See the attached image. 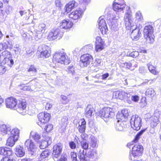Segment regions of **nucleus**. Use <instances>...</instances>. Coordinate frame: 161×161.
I'll list each match as a JSON object with an SVG mask.
<instances>
[{"label": "nucleus", "instance_id": "nucleus-5", "mask_svg": "<svg viewBox=\"0 0 161 161\" xmlns=\"http://www.w3.org/2000/svg\"><path fill=\"white\" fill-rule=\"evenodd\" d=\"M141 119L137 115H133L130 120V124L132 128L134 130H138L142 125Z\"/></svg>", "mask_w": 161, "mask_h": 161}, {"label": "nucleus", "instance_id": "nucleus-18", "mask_svg": "<svg viewBox=\"0 0 161 161\" xmlns=\"http://www.w3.org/2000/svg\"><path fill=\"white\" fill-rule=\"evenodd\" d=\"M160 115V112L156 110L154 112L153 116L151 118V127L154 128L159 123Z\"/></svg>", "mask_w": 161, "mask_h": 161}, {"label": "nucleus", "instance_id": "nucleus-50", "mask_svg": "<svg viewBox=\"0 0 161 161\" xmlns=\"http://www.w3.org/2000/svg\"><path fill=\"white\" fill-rule=\"evenodd\" d=\"M129 115L128 110L126 109H124L121 111V113H120L119 116H124L125 118H126Z\"/></svg>", "mask_w": 161, "mask_h": 161}, {"label": "nucleus", "instance_id": "nucleus-30", "mask_svg": "<svg viewBox=\"0 0 161 161\" xmlns=\"http://www.w3.org/2000/svg\"><path fill=\"white\" fill-rule=\"evenodd\" d=\"M46 25L43 23H40L38 27L36 29L37 32L35 36H38V35H41L42 33H44L45 32V30Z\"/></svg>", "mask_w": 161, "mask_h": 161}, {"label": "nucleus", "instance_id": "nucleus-33", "mask_svg": "<svg viewBox=\"0 0 161 161\" xmlns=\"http://www.w3.org/2000/svg\"><path fill=\"white\" fill-rule=\"evenodd\" d=\"M9 127L5 125H3L0 127V134L4 135L7 134V132L10 130Z\"/></svg>", "mask_w": 161, "mask_h": 161}, {"label": "nucleus", "instance_id": "nucleus-29", "mask_svg": "<svg viewBox=\"0 0 161 161\" xmlns=\"http://www.w3.org/2000/svg\"><path fill=\"white\" fill-rule=\"evenodd\" d=\"M12 154V151L7 147L0 148V154L4 156H10Z\"/></svg>", "mask_w": 161, "mask_h": 161}, {"label": "nucleus", "instance_id": "nucleus-14", "mask_svg": "<svg viewBox=\"0 0 161 161\" xmlns=\"http://www.w3.org/2000/svg\"><path fill=\"white\" fill-rule=\"evenodd\" d=\"M98 27L103 35L106 34L108 31L107 25L104 19V16L100 17L98 20Z\"/></svg>", "mask_w": 161, "mask_h": 161}, {"label": "nucleus", "instance_id": "nucleus-61", "mask_svg": "<svg viewBox=\"0 0 161 161\" xmlns=\"http://www.w3.org/2000/svg\"><path fill=\"white\" fill-rule=\"evenodd\" d=\"M81 137L83 141H86L88 139V136L86 134L83 133L81 135Z\"/></svg>", "mask_w": 161, "mask_h": 161}, {"label": "nucleus", "instance_id": "nucleus-8", "mask_svg": "<svg viewBox=\"0 0 161 161\" xmlns=\"http://www.w3.org/2000/svg\"><path fill=\"white\" fill-rule=\"evenodd\" d=\"M63 35V32L59 29H55L52 30L50 32L47 37V39L49 41H52L57 38H61Z\"/></svg>", "mask_w": 161, "mask_h": 161}, {"label": "nucleus", "instance_id": "nucleus-12", "mask_svg": "<svg viewBox=\"0 0 161 161\" xmlns=\"http://www.w3.org/2000/svg\"><path fill=\"white\" fill-rule=\"evenodd\" d=\"M108 13L109 16V20L110 23V25L111 26L112 28L114 30H116L118 26V20L119 17L118 15H110V13Z\"/></svg>", "mask_w": 161, "mask_h": 161}, {"label": "nucleus", "instance_id": "nucleus-27", "mask_svg": "<svg viewBox=\"0 0 161 161\" xmlns=\"http://www.w3.org/2000/svg\"><path fill=\"white\" fill-rule=\"evenodd\" d=\"M86 128V122L84 119L80 120L79 122L78 129L79 131L81 133L84 132Z\"/></svg>", "mask_w": 161, "mask_h": 161}, {"label": "nucleus", "instance_id": "nucleus-36", "mask_svg": "<svg viewBox=\"0 0 161 161\" xmlns=\"http://www.w3.org/2000/svg\"><path fill=\"white\" fill-rule=\"evenodd\" d=\"M124 128L123 122L118 119L115 126L116 130L118 131H122L124 130Z\"/></svg>", "mask_w": 161, "mask_h": 161}, {"label": "nucleus", "instance_id": "nucleus-43", "mask_svg": "<svg viewBox=\"0 0 161 161\" xmlns=\"http://www.w3.org/2000/svg\"><path fill=\"white\" fill-rule=\"evenodd\" d=\"M67 118L66 117H64L62 118L60 122V125L63 128H65L67 125Z\"/></svg>", "mask_w": 161, "mask_h": 161}, {"label": "nucleus", "instance_id": "nucleus-63", "mask_svg": "<svg viewBox=\"0 0 161 161\" xmlns=\"http://www.w3.org/2000/svg\"><path fill=\"white\" fill-rule=\"evenodd\" d=\"M139 55V53L137 51H134L131 53V57H136Z\"/></svg>", "mask_w": 161, "mask_h": 161}, {"label": "nucleus", "instance_id": "nucleus-39", "mask_svg": "<svg viewBox=\"0 0 161 161\" xmlns=\"http://www.w3.org/2000/svg\"><path fill=\"white\" fill-rule=\"evenodd\" d=\"M147 65L149 71L151 73L155 75L158 74V72L156 70L155 67L152 65L150 63H148Z\"/></svg>", "mask_w": 161, "mask_h": 161}, {"label": "nucleus", "instance_id": "nucleus-52", "mask_svg": "<svg viewBox=\"0 0 161 161\" xmlns=\"http://www.w3.org/2000/svg\"><path fill=\"white\" fill-rule=\"evenodd\" d=\"M93 49V46L92 44H89L85 46L83 48V49L86 51L89 52Z\"/></svg>", "mask_w": 161, "mask_h": 161}, {"label": "nucleus", "instance_id": "nucleus-58", "mask_svg": "<svg viewBox=\"0 0 161 161\" xmlns=\"http://www.w3.org/2000/svg\"><path fill=\"white\" fill-rule=\"evenodd\" d=\"M9 156H6L4 158H3L1 160V161H13V159Z\"/></svg>", "mask_w": 161, "mask_h": 161}, {"label": "nucleus", "instance_id": "nucleus-26", "mask_svg": "<svg viewBox=\"0 0 161 161\" xmlns=\"http://www.w3.org/2000/svg\"><path fill=\"white\" fill-rule=\"evenodd\" d=\"M87 154L89 161H94L97 157V152L95 150H91Z\"/></svg>", "mask_w": 161, "mask_h": 161}, {"label": "nucleus", "instance_id": "nucleus-28", "mask_svg": "<svg viewBox=\"0 0 161 161\" xmlns=\"http://www.w3.org/2000/svg\"><path fill=\"white\" fill-rule=\"evenodd\" d=\"M30 137L37 142H39L41 138L40 135L35 131H32L31 132Z\"/></svg>", "mask_w": 161, "mask_h": 161}, {"label": "nucleus", "instance_id": "nucleus-53", "mask_svg": "<svg viewBox=\"0 0 161 161\" xmlns=\"http://www.w3.org/2000/svg\"><path fill=\"white\" fill-rule=\"evenodd\" d=\"M66 71L68 73L71 74L72 75H74L75 73L74 68L72 66H69L67 68Z\"/></svg>", "mask_w": 161, "mask_h": 161}, {"label": "nucleus", "instance_id": "nucleus-60", "mask_svg": "<svg viewBox=\"0 0 161 161\" xmlns=\"http://www.w3.org/2000/svg\"><path fill=\"white\" fill-rule=\"evenodd\" d=\"M28 38L29 39L32 40L34 36L33 32L31 31H29L28 33Z\"/></svg>", "mask_w": 161, "mask_h": 161}, {"label": "nucleus", "instance_id": "nucleus-24", "mask_svg": "<svg viewBox=\"0 0 161 161\" xmlns=\"http://www.w3.org/2000/svg\"><path fill=\"white\" fill-rule=\"evenodd\" d=\"M130 97V94L121 90L120 100L126 102L129 104H131V101L129 98Z\"/></svg>", "mask_w": 161, "mask_h": 161}, {"label": "nucleus", "instance_id": "nucleus-41", "mask_svg": "<svg viewBox=\"0 0 161 161\" xmlns=\"http://www.w3.org/2000/svg\"><path fill=\"white\" fill-rule=\"evenodd\" d=\"M80 146L83 150L87 149L89 146L88 142L85 141L80 142Z\"/></svg>", "mask_w": 161, "mask_h": 161}, {"label": "nucleus", "instance_id": "nucleus-51", "mask_svg": "<svg viewBox=\"0 0 161 161\" xmlns=\"http://www.w3.org/2000/svg\"><path fill=\"white\" fill-rule=\"evenodd\" d=\"M105 45H95V50L97 52H99L103 50Z\"/></svg>", "mask_w": 161, "mask_h": 161}, {"label": "nucleus", "instance_id": "nucleus-40", "mask_svg": "<svg viewBox=\"0 0 161 161\" xmlns=\"http://www.w3.org/2000/svg\"><path fill=\"white\" fill-rule=\"evenodd\" d=\"M50 152L48 150H45L42 152L40 155V157L41 159L47 158L50 154Z\"/></svg>", "mask_w": 161, "mask_h": 161}, {"label": "nucleus", "instance_id": "nucleus-42", "mask_svg": "<svg viewBox=\"0 0 161 161\" xmlns=\"http://www.w3.org/2000/svg\"><path fill=\"white\" fill-rule=\"evenodd\" d=\"M121 90H118L114 92L113 93V97L117 99H120Z\"/></svg>", "mask_w": 161, "mask_h": 161}, {"label": "nucleus", "instance_id": "nucleus-11", "mask_svg": "<svg viewBox=\"0 0 161 161\" xmlns=\"http://www.w3.org/2000/svg\"><path fill=\"white\" fill-rule=\"evenodd\" d=\"M63 146L60 143H58L54 145L53 152V158L54 160L57 159L59 157L62 152Z\"/></svg>", "mask_w": 161, "mask_h": 161}, {"label": "nucleus", "instance_id": "nucleus-49", "mask_svg": "<svg viewBox=\"0 0 161 161\" xmlns=\"http://www.w3.org/2000/svg\"><path fill=\"white\" fill-rule=\"evenodd\" d=\"M19 88L24 91H30L31 90V87L29 86H26L25 84H22L19 86Z\"/></svg>", "mask_w": 161, "mask_h": 161}, {"label": "nucleus", "instance_id": "nucleus-46", "mask_svg": "<svg viewBox=\"0 0 161 161\" xmlns=\"http://www.w3.org/2000/svg\"><path fill=\"white\" fill-rule=\"evenodd\" d=\"M53 128V126L52 125L48 124L46 126L44 129L45 131H46V132L48 133L52 130Z\"/></svg>", "mask_w": 161, "mask_h": 161}, {"label": "nucleus", "instance_id": "nucleus-10", "mask_svg": "<svg viewBox=\"0 0 161 161\" xmlns=\"http://www.w3.org/2000/svg\"><path fill=\"white\" fill-rule=\"evenodd\" d=\"M38 118L39 122L38 124L42 127V124H44L48 122L50 119V114L47 113H41L38 115Z\"/></svg>", "mask_w": 161, "mask_h": 161}, {"label": "nucleus", "instance_id": "nucleus-13", "mask_svg": "<svg viewBox=\"0 0 161 161\" xmlns=\"http://www.w3.org/2000/svg\"><path fill=\"white\" fill-rule=\"evenodd\" d=\"M38 51L40 53V56L41 58H48L50 56L49 47L47 46L43 45L40 46Z\"/></svg>", "mask_w": 161, "mask_h": 161}, {"label": "nucleus", "instance_id": "nucleus-38", "mask_svg": "<svg viewBox=\"0 0 161 161\" xmlns=\"http://www.w3.org/2000/svg\"><path fill=\"white\" fill-rule=\"evenodd\" d=\"M85 112L86 116L88 118H90L93 113V108L88 106L86 109Z\"/></svg>", "mask_w": 161, "mask_h": 161}, {"label": "nucleus", "instance_id": "nucleus-3", "mask_svg": "<svg viewBox=\"0 0 161 161\" xmlns=\"http://www.w3.org/2000/svg\"><path fill=\"white\" fill-rule=\"evenodd\" d=\"M153 33V29L152 26H145L144 30V36L147 43H152L154 42V36Z\"/></svg>", "mask_w": 161, "mask_h": 161}, {"label": "nucleus", "instance_id": "nucleus-31", "mask_svg": "<svg viewBox=\"0 0 161 161\" xmlns=\"http://www.w3.org/2000/svg\"><path fill=\"white\" fill-rule=\"evenodd\" d=\"M98 140L97 138L94 136L91 137L89 142L90 146L93 148H97L98 146Z\"/></svg>", "mask_w": 161, "mask_h": 161}, {"label": "nucleus", "instance_id": "nucleus-1", "mask_svg": "<svg viewBox=\"0 0 161 161\" xmlns=\"http://www.w3.org/2000/svg\"><path fill=\"white\" fill-rule=\"evenodd\" d=\"M53 61L67 65L69 63V60L63 50L56 52L53 55Z\"/></svg>", "mask_w": 161, "mask_h": 161}, {"label": "nucleus", "instance_id": "nucleus-57", "mask_svg": "<svg viewBox=\"0 0 161 161\" xmlns=\"http://www.w3.org/2000/svg\"><path fill=\"white\" fill-rule=\"evenodd\" d=\"M55 3L57 7H60L62 6L61 0H55Z\"/></svg>", "mask_w": 161, "mask_h": 161}, {"label": "nucleus", "instance_id": "nucleus-2", "mask_svg": "<svg viewBox=\"0 0 161 161\" xmlns=\"http://www.w3.org/2000/svg\"><path fill=\"white\" fill-rule=\"evenodd\" d=\"M113 7L114 10L116 13L122 12L124 11H128L130 7L125 4L124 0H115L113 3Z\"/></svg>", "mask_w": 161, "mask_h": 161}, {"label": "nucleus", "instance_id": "nucleus-47", "mask_svg": "<svg viewBox=\"0 0 161 161\" xmlns=\"http://www.w3.org/2000/svg\"><path fill=\"white\" fill-rule=\"evenodd\" d=\"M27 71L28 72H31L33 75H35L36 72V68L32 65L30 66Z\"/></svg>", "mask_w": 161, "mask_h": 161}, {"label": "nucleus", "instance_id": "nucleus-32", "mask_svg": "<svg viewBox=\"0 0 161 161\" xmlns=\"http://www.w3.org/2000/svg\"><path fill=\"white\" fill-rule=\"evenodd\" d=\"M79 154V157L80 161H89L87 154L84 153V150H80Z\"/></svg>", "mask_w": 161, "mask_h": 161}, {"label": "nucleus", "instance_id": "nucleus-4", "mask_svg": "<svg viewBox=\"0 0 161 161\" xmlns=\"http://www.w3.org/2000/svg\"><path fill=\"white\" fill-rule=\"evenodd\" d=\"M143 150L142 146L139 144H135L132 147L131 153L129 156V159L132 160L137 158L142 155Z\"/></svg>", "mask_w": 161, "mask_h": 161}, {"label": "nucleus", "instance_id": "nucleus-21", "mask_svg": "<svg viewBox=\"0 0 161 161\" xmlns=\"http://www.w3.org/2000/svg\"><path fill=\"white\" fill-rule=\"evenodd\" d=\"M25 146L27 147L28 151L31 152H33L36 149V146L31 139L27 140L25 143Z\"/></svg>", "mask_w": 161, "mask_h": 161}, {"label": "nucleus", "instance_id": "nucleus-45", "mask_svg": "<svg viewBox=\"0 0 161 161\" xmlns=\"http://www.w3.org/2000/svg\"><path fill=\"white\" fill-rule=\"evenodd\" d=\"M146 130V129H144L143 130H142L139 132L136 135L135 139L134 140V141L136 142L137 141L140 139V136Z\"/></svg>", "mask_w": 161, "mask_h": 161}, {"label": "nucleus", "instance_id": "nucleus-55", "mask_svg": "<svg viewBox=\"0 0 161 161\" xmlns=\"http://www.w3.org/2000/svg\"><path fill=\"white\" fill-rule=\"evenodd\" d=\"M4 9L7 14H10L12 10V7L8 5Z\"/></svg>", "mask_w": 161, "mask_h": 161}, {"label": "nucleus", "instance_id": "nucleus-23", "mask_svg": "<svg viewBox=\"0 0 161 161\" xmlns=\"http://www.w3.org/2000/svg\"><path fill=\"white\" fill-rule=\"evenodd\" d=\"M78 3L75 0H72L67 4L64 8L66 12L68 13L71 10L77 7Z\"/></svg>", "mask_w": 161, "mask_h": 161}, {"label": "nucleus", "instance_id": "nucleus-15", "mask_svg": "<svg viewBox=\"0 0 161 161\" xmlns=\"http://www.w3.org/2000/svg\"><path fill=\"white\" fill-rule=\"evenodd\" d=\"M85 10V8L82 9L80 8H79L76 10L73 11L69 14V17L72 19L77 20L82 17V14Z\"/></svg>", "mask_w": 161, "mask_h": 161}, {"label": "nucleus", "instance_id": "nucleus-44", "mask_svg": "<svg viewBox=\"0 0 161 161\" xmlns=\"http://www.w3.org/2000/svg\"><path fill=\"white\" fill-rule=\"evenodd\" d=\"M105 45L104 42L100 36H97L96 38L95 45Z\"/></svg>", "mask_w": 161, "mask_h": 161}, {"label": "nucleus", "instance_id": "nucleus-9", "mask_svg": "<svg viewBox=\"0 0 161 161\" xmlns=\"http://www.w3.org/2000/svg\"><path fill=\"white\" fill-rule=\"evenodd\" d=\"M26 104L25 100L19 101L15 108L17 112L19 114L25 115L26 114Z\"/></svg>", "mask_w": 161, "mask_h": 161}, {"label": "nucleus", "instance_id": "nucleus-22", "mask_svg": "<svg viewBox=\"0 0 161 161\" xmlns=\"http://www.w3.org/2000/svg\"><path fill=\"white\" fill-rule=\"evenodd\" d=\"M73 23L69 19H64L59 23V27L61 29L69 30L72 28Z\"/></svg>", "mask_w": 161, "mask_h": 161}, {"label": "nucleus", "instance_id": "nucleus-19", "mask_svg": "<svg viewBox=\"0 0 161 161\" xmlns=\"http://www.w3.org/2000/svg\"><path fill=\"white\" fill-rule=\"evenodd\" d=\"M42 137L45 139L39 145V147L41 149H44L50 145L52 142L51 137L47 136L45 135V133H43L42 134Z\"/></svg>", "mask_w": 161, "mask_h": 161}, {"label": "nucleus", "instance_id": "nucleus-48", "mask_svg": "<svg viewBox=\"0 0 161 161\" xmlns=\"http://www.w3.org/2000/svg\"><path fill=\"white\" fill-rule=\"evenodd\" d=\"M136 18L139 21H142L143 20V18L141 13L140 11L137 12L135 14Z\"/></svg>", "mask_w": 161, "mask_h": 161}, {"label": "nucleus", "instance_id": "nucleus-59", "mask_svg": "<svg viewBox=\"0 0 161 161\" xmlns=\"http://www.w3.org/2000/svg\"><path fill=\"white\" fill-rule=\"evenodd\" d=\"M69 146L70 148L72 149H75L76 147V144L73 141L70 142H69Z\"/></svg>", "mask_w": 161, "mask_h": 161}, {"label": "nucleus", "instance_id": "nucleus-54", "mask_svg": "<svg viewBox=\"0 0 161 161\" xmlns=\"http://www.w3.org/2000/svg\"><path fill=\"white\" fill-rule=\"evenodd\" d=\"M131 101L137 103L139 100L140 97L138 95H132L131 96Z\"/></svg>", "mask_w": 161, "mask_h": 161}, {"label": "nucleus", "instance_id": "nucleus-37", "mask_svg": "<svg viewBox=\"0 0 161 161\" xmlns=\"http://www.w3.org/2000/svg\"><path fill=\"white\" fill-rule=\"evenodd\" d=\"M155 94V91L152 88H148L145 92V95L147 97L152 98Z\"/></svg>", "mask_w": 161, "mask_h": 161}, {"label": "nucleus", "instance_id": "nucleus-16", "mask_svg": "<svg viewBox=\"0 0 161 161\" xmlns=\"http://www.w3.org/2000/svg\"><path fill=\"white\" fill-rule=\"evenodd\" d=\"M130 30H132L131 34V37L132 39L136 41L138 40L141 35L140 29L137 27L136 24L134 26L133 29L132 27H130Z\"/></svg>", "mask_w": 161, "mask_h": 161}, {"label": "nucleus", "instance_id": "nucleus-56", "mask_svg": "<svg viewBox=\"0 0 161 161\" xmlns=\"http://www.w3.org/2000/svg\"><path fill=\"white\" fill-rule=\"evenodd\" d=\"M70 155L72 161H77V154L76 153L72 152L70 153Z\"/></svg>", "mask_w": 161, "mask_h": 161}, {"label": "nucleus", "instance_id": "nucleus-25", "mask_svg": "<svg viewBox=\"0 0 161 161\" xmlns=\"http://www.w3.org/2000/svg\"><path fill=\"white\" fill-rule=\"evenodd\" d=\"M15 152L16 156L19 157H23L25 154V151L23 147L20 146H18L16 147Z\"/></svg>", "mask_w": 161, "mask_h": 161}, {"label": "nucleus", "instance_id": "nucleus-34", "mask_svg": "<svg viewBox=\"0 0 161 161\" xmlns=\"http://www.w3.org/2000/svg\"><path fill=\"white\" fill-rule=\"evenodd\" d=\"M18 139H16L13 136H10L7 140L6 145L10 147L13 146Z\"/></svg>", "mask_w": 161, "mask_h": 161}, {"label": "nucleus", "instance_id": "nucleus-6", "mask_svg": "<svg viewBox=\"0 0 161 161\" xmlns=\"http://www.w3.org/2000/svg\"><path fill=\"white\" fill-rule=\"evenodd\" d=\"M99 115L102 118H112L115 116V113L113 108L104 107L99 111Z\"/></svg>", "mask_w": 161, "mask_h": 161}, {"label": "nucleus", "instance_id": "nucleus-7", "mask_svg": "<svg viewBox=\"0 0 161 161\" xmlns=\"http://www.w3.org/2000/svg\"><path fill=\"white\" fill-rule=\"evenodd\" d=\"M126 11L127 12H125L124 17L125 26L128 29H130V27H132L133 29V27L136 24V23L135 22L134 19L132 17L130 10Z\"/></svg>", "mask_w": 161, "mask_h": 161}, {"label": "nucleus", "instance_id": "nucleus-64", "mask_svg": "<svg viewBox=\"0 0 161 161\" xmlns=\"http://www.w3.org/2000/svg\"><path fill=\"white\" fill-rule=\"evenodd\" d=\"M52 107V105L50 103H47L45 105V109L46 110L50 109Z\"/></svg>", "mask_w": 161, "mask_h": 161}, {"label": "nucleus", "instance_id": "nucleus-35", "mask_svg": "<svg viewBox=\"0 0 161 161\" xmlns=\"http://www.w3.org/2000/svg\"><path fill=\"white\" fill-rule=\"evenodd\" d=\"M11 136H13L16 139H19V130L17 128H14L11 131Z\"/></svg>", "mask_w": 161, "mask_h": 161}, {"label": "nucleus", "instance_id": "nucleus-20", "mask_svg": "<svg viewBox=\"0 0 161 161\" xmlns=\"http://www.w3.org/2000/svg\"><path fill=\"white\" fill-rule=\"evenodd\" d=\"M18 102L16 99L12 97L8 98L5 100L6 107L10 108H15Z\"/></svg>", "mask_w": 161, "mask_h": 161}, {"label": "nucleus", "instance_id": "nucleus-17", "mask_svg": "<svg viewBox=\"0 0 161 161\" xmlns=\"http://www.w3.org/2000/svg\"><path fill=\"white\" fill-rule=\"evenodd\" d=\"M80 58L81 64L84 66H86L93 60L92 56L89 54H84L81 56Z\"/></svg>", "mask_w": 161, "mask_h": 161}, {"label": "nucleus", "instance_id": "nucleus-62", "mask_svg": "<svg viewBox=\"0 0 161 161\" xmlns=\"http://www.w3.org/2000/svg\"><path fill=\"white\" fill-rule=\"evenodd\" d=\"M61 97L62 99L64 101V103H66L69 102V100H68L66 96L64 95H61Z\"/></svg>", "mask_w": 161, "mask_h": 161}]
</instances>
